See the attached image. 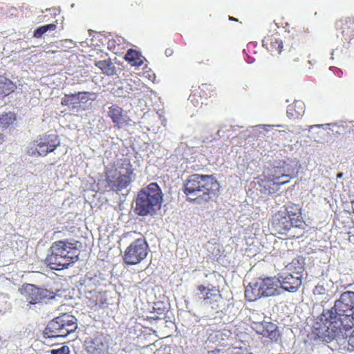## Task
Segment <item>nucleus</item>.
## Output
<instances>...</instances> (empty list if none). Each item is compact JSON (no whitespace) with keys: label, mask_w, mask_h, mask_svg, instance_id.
<instances>
[{"label":"nucleus","mask_w":354,"mask_h":354,"mask_svg":"<svg viewBox=\"0 0 354 354\" xmlns=\"http://www.w3.org/2000/svg\"><path fill=\"white\" fill-rule=\"evenodd\" d=\"M305 112L304 103L300 100H296L289 104L287 108V115L290 119L295 120L301 117Z\"/></svg>","instance_id":"nucleus-20"},{"label":"nucleus","mask_w":354,"mask_h":354,"mask_svg":"<svg viewBox=\"0 0 354 354\" xmlns=\"http://www.w3.org/2000/svg\"><path fill=\"white\" fill-rule=\"evenodd\" d=\"M212 91V86L208 84H202L198 86L197 90H195V91L199 94L201 97L205 98L210 97V94Z\"/></svg>","instance_id":"nucleus-31"},{"label":"nucleus","mask_w":354,"mask_h":354,"mask_svg":"<svg viewBox=\"0 0 354 354\" xmlns=\"http://www.w3.org/2000/svg\"><path fill=\"white\" fill-rule=\"evenodd\" d=\"M285 173L286 171L283 167L273 166L268 167L263 171V174H265V176H267L268 178H271L274 181H279V180L281 178L288 177V176Z\"/></svg>","instance_id":"nucleus-22"},{"label":"nucleus","mask_w":354,"mask_h":354,"mask_svg":"<svg viewBox=\"0 0 354 354\" xmlns=\"http://www.w3.org/2000/svg\"><path fill=\"white\" fill-rule=\"evenodd\" d=\"M230 20L237 21V19L234 18L233 17H230Z\"/></svg>","instance_id":"nucleus-43"},{"label":"nucleus","mask_w":354,"mask_h":354,"mask_svg":"<svg viewBox=\"0 0 354 354\" xmlns=\"http://www.w3.org/2000/svg\"><path fill=\"white\" fill-rule=\"evenodd\" d=\"M352 329V326L349 324H346V330H347V336L344 337L341 340H336L337 342H341L345 339H348L347 342L348 344L353 348H354V329L352 330V332H350V330Z\"/></svg>","instance_id":"nucleus-32"},{"label":"nucleus","mask_w":354,"mask_h":354,"mask_svg":"<svg viewBox=\"0 0 354 354\" xmlns=\"http://www.w3.org/2000/svg\"><path fill=\"white\" fill-rule=\"evenodd\" d=\"M26 290L28 293V303L23 308L26 310H35L32 308L33 306L36 308L37 305H41L46 299L48 298L49 292L47 290L39 288L34 285L28 284L26 286Z\"/></svg>","instance_id":"nucleus-10"},{"label":"nucleus","mask_w":354,"mask_h":354,"mask_svg":"<svg viewBox=\"0 0 354 354\" xmlns=\"http://www.w3.org/2000/svg\"><path fill=\"white\" fill-rule=\"evenodd\" d=\"M354 304L352 292L342 293L336 300L334 306L322 315L329 322L328 326L318 329L317 335L326 343L333 340H341L347 336L346 324L344 320L351 317L354 320Z\"/></svg>","instance_id":"nucleus-1"},{"label":"nucleus","mask_w":354,"mask_h":354,"mask_svg":"<svg viewBox=\"0 0 354 354\" xmlns=\"http://www.w3.org/2000/svg\"><path fill=\"white\" fill-rule=\"evenodd\" d=\"M323 289L322 286H317L315 289V292L320 293V290Z\"/></svg>","instance_id":"nucleus-41"},{"label":"nucleus","mask_w":354,"mask_h":354,"mask_svg":"<svg viewBox=\"0 0 354 354\" xmlns=\"http://www.w3.org/2000/svg\"><path fill=\"white\" fill-rule=\"evenodd\" d=\"M290 179L288 178L283 181H274L271 178L265 176L263 174V178L259 181V185L261 187V192L264 194H272L279 190L281 185L289 183Z\"/></svg>","instance_id":"nucleus-16"},{"label":"nucleus","mask_w":354,"mask_h":354,"mask_svg":"<svg viewBox=\"0 0 354 354\" xmlns=\"http://www.w3.org/2000/svg\"><path fill=\"white\" fill-rule=\"evenodd\" d=\"M220 352L219 349H214L209 352V354H217Z\"/></svg>","instance_id":"nucleus-39"},{"label":"nucleus","mask_w":354,"mask_h":354,"mask_svg":"<svg viewBox=\"0 0 354 354\" xmlns=\"http://www.w3.org/2000/svg\"><path fill=\"white\" fill-rule=\"evenodd\" d=\"M252 328L257 334L263 335V337H268L271 340H277L279 332L276 324L269 322H263L259 323H254Z\"/></svg>","instance_id":"nucleus-15"},{"label":"nucleus","mask_w":354,"mask_h":354,"mask_svg":"<svg viewBox=\"0 0 354 354\" xmlns=\"http://www.w3.org/2000/svg\"><path fill=\"white\" fill-rule=\"evenodd\" d=\"M4 141V136L2 133H0V145L2 144Z\"/></svg>","instance_id":"nucleus-40"},{"label":"nucleus","mask_w":354,"mask_h":354,"mask_svg":"<svg viewBox=\"0 0 354 354\" xmlns=\"http://www.w3.org/2000/svg\"><path fill=\"white\" fill-rule=\"evenodd\" d=\"M95 65L105 75H113L115 73V68L110 59L96 62Z\"/></svg>","instance_id":"nucleus-25"},{"label":"nucleus","mask_w":354,"mask_h":354,"mask_svg":"<svg viewBox=\"0 0 354 354\" xmlns=\"http://www.w3.org/2000/svg\"><path fill=\"white\" fill-rule=\"evenodd\" d=\"M124 59L132 66H140L144 63L145 57L140 52L129 49L125 55Z\"/></svg>","instance_id":"nucleus-23"},{"label":"nucleus","mask_w":354,"mask_h":354,"mask_svg":"<svg viewBox=\"0 0 354 354\" xmlns=\"http://www.w3.org/2000/svg\"><path fill=\"white\" fill-rule=\"evenodd\" d=\"M149 252V245L144 239L133 241L124 250L122 258L127 265H136L143 261Z\"/></svg>","instance_id":"nucleus-7"},{"label":"nucleus","mask_w":354,"mask_h":354,"mask_svg":"<svg viewBox=\"0 0 354 354\" xmlns=\"http://www.w3.org/2000/svg\"><path fill=\"white\" fill-rule=\"evenodd\" d=\"M56 28L57 25L55 24L41 26L34 30L33 37L35 38H41L44 33L48 31H53Z\"/></svg>","instance_id":"nucleus-29"},{"label":"nucleus","mask_w":354,"mask_h":354,"mask_svg":"<svg viewBox=\"0 0 354 354\" xmlns=\"http://www.w3.org/2000/svg\"><path fill=\"white\" fill-rule=\"evenodd\" d=\"M279 286L286 291L295 292L301 285V276L292 273L283 272L278 277Z\"/></svg>","instance_id":"nucleus-14"},{"label":"nucleus","mask_w":354,"mask_h":354,"mask_svg":"<svg viewBox=\"0 0 354 354\" xmlns=\"http://www.w3.org/2000/svg\"><path fill=\"white\" fill-rule=\"evenodd\" d=\"M198 289L201 293L205 292L207 290L206 287L204 286H199Z\"/></svg>","instance_id":"nucleus-37"},{"label":"nucleus","mask_w":354,"mask_h":354,"mask_svg":"<svg viewBox=\"0 0 354 354\" xmlns=\"http://www.w3.org/2000/svg\"><path fill=\"white\" fill-rule=\"evenodd\" d=\"M299 227L297 230H295L293 232L296 234L295 237H299L300 235H302V230L304 229L303 225H297Z\"/></svg>","instance_id":"nucleus-35"},{"label":"nucleus","mask_w":354,"mask_h":354,"mask_svg":"<svg viewBox=\"0 0 354 354\" xmlns=\"http://www.w3.org/2000/svg\"><path fill=\"white\" fill-rule=\"evenodd\" d=\"M283 207V209H280L274 214V220L279 221L287 218L290 221H300L301 220V207L299 205L290 203Z\"/></svg>","instance_id":"nucleus-13"},{"label":"nucleus","mask_w":354,"mask_h":354,"mask_svg":"<svg viewBox=\"0 0 354 354\" xmlns=\"http://www.w3.org/2000/svg\"><path fill=\"white\" fill-rule=\"evenodd\" d=\"M133 172L129 158L120 159L117 167L106 171V187L115 192L126 189L132 182Z\"/></svg>","instance_id":"nucleus-5"},{"label":"nucleus","mask_w":354,"mask_h":354,"mask_svg":"<svg viewBox=\"0 0 354 354\" xmlns=\"http://www.w3.org/2000/svg\"><path fill=\"white\" fill-rule=\"evenodd\" d=\"M14 88L15 85L10 80L0 75V94L8 95Z\"/></svg>","instance_id":"nucleus-28"},{"label":"nucleus","mask_w":354,"mask_h":354,"mask_svg":"<svg viewBox=\"0 0 354 354\" xmlns=\"http://www.w3.org/2000/svg\"><path fill=\"white\" fill-rule=\"evenodd\" d=\"M46 261L51 269L63 270L78 259L79 251L73 244L63 241L54 242L50 248Z\"/></svg>","instance_id":"nucleus-3"},{"label":"nucleus","mask_w":354,"mask_h":354,"mask_svg":"<svg viewBox=\"0 0 354 354\" xmlns=\"http://www.w3.org/2000/svg\"><path fill=\"white\" fill-rule=\"evenodd\" d=\"M34 145L35 149H28V153L31 156L44 157L60 145V140L56 134H44L34 141Z\"/></svg>","instance_id":"nucleus-8"},{"label":"nucleus","mask_w":354,"mask_h":354,"mask_svg":"<svg viewBox=\"0 0 354 354\" xmlns=\"http://www.w3.org/2000/svg\"><path fill=\"white\" fill-rule=\"evenodd\" d=\"M108 116L118 129L131 125V120L130 117L127 115V112L122 107L118 105H112L109 107Z\"/></svg>","instance_id":"nucleus-12"},{"label":"nucleus","mask_w":354,"mask_h":354,"mask_svg":"<svg viewBox=\"0 0 354 354\" xmlns=\"http://www.w3.org/2000/svg\"><path fill=\"white\" fill-rule=\"evenodd\" d=\"M220 185L212 175L194 174L188 176L183 184V192L192 201L199 198L208 201L212 194L216 195Z\"/></svg>","instance_id":"nucleus-2"},{"label":"nucleus","mask_w":354,"mask_h":354,"mask_svg":"<svg viewBox=\"0 0 354 354\" xmlns=\"http://www.w3.org/2000/svg\"><path fill=\"white\" fill-rule=\"evenodd\" d=\"M124 39L121 37H115L108 41V48L115 54H119L124 49Z\"/></svg>","instance_id":"nucleus-26"},{"label":"nucleus","mask_w":354,"mask_h":354,"mask_svg":"<svg viewBox=\"0 0 354 354\" xmlns=\"http://www.w3.org/2000/svg\"><path fill=\"white\" fill-rule=\"evenodd\" d=\"M108 344L102 335L95 337L90 344L87 346V351L91 354H102L108 349Z\"/></svg>","instance_id":"nucleus-17"},{"label":"nucleus","mask_w":354,"mask_h":354,"mask_svg":"<svg viewBox=\"0 0 354 354\" xmlns=\"http://www.w3.org/2000/svg\"><path fill=\"white\" fill-rule=\"evenodd\" d=\"M162 202V190L156 183L142 188L136 198V212L140 216L153 215L160 209Z\"/></svg>","instance_id":"nucleus-4"},{"label":"nucleus","mask_w":354,"mask_h":354,"mask_svg":"<svg viewBox=\"0 0 354 354\" xmlns=\"http://www.w3.org/2000/svg\"><path fill=\"white\" fill-rule=\"evenodd\" d=\"M58 317L54 318L51 320L46 328V330H48L50 333L52 337L59 338V337H66V335H64V332H66L65 329H64V326H62L60 321H58Z\"/></svg>","instance_id":"nucleus-21"},{"label":"nucleus","mask_w":354,"mask_h":354,"mask_svg":"<svg viewBox=\"0 0 354 354\" xmlns=\"http://www.w3.org/2000/svg\"><path fill=\"white\" fill-rule=\"evenodd\" d=\"M172 53H173V50L171 49H170V48L166 49L165 54L167 56H168V57L171 56L172 55Z\"/></svg>","instance_id":"nucleus-38"},{"label":"nucleus","mask_w":354,"mask_h":354,"mask_svg":"<svg viewBox=\"0 0 354 354\" xmlns=\"http://www.w3.org/2000/svg\"><path fill=\"white\" fill-rule=\"evenodd\" d=\"M209 295H212V293H210L209 290H208V292H206V297H204V299H203V303H204V305H207V304H209V301H208V300H209Z\"/></svg>","instance_id":"nucleus-36"},{"label":"nucleus","mask_w":354,"mask_h":354,"mask_svg":"<svg viewBox=\"0 0 354 354\" xmlns=\"http://www.w3.org/2000/svg\"><path fill=\"white\" fill-rule=\"evenodd\" d=\"M57 317V320L60 321L64 326V329L66 330V332H64V335L68 336L69 334L75 331L77 328V319L75 317L64 313Z\"/></svg>","instance_id":"nucleus-19"},{"label":"nucleus","mask_w":354,"mask_h":354,"mask_svg":"<svg viewBox=\"0 0 354 354\" xmlns=\"http://www.w3.org/2000/svg\"><path fill=\"white\" fill-rule=\"evenodd\" d=\"M279 281L276 277L259 279L252 288L256 297H272L281 293Z\"/></svg>","instance_id":"nucleus-9"},{"label":"nucleus","mask_w":354,"mask_h":354,"mask_svg":"<svg viewBox=\"0 0 354 354\" xmlns=\"http://www.w3.org/2000/svg\"><path fill=\"white\" fill-rule=\"evenodd\" d=\"M337 37L349 43L354 38V17H343L335 23Z\"/></svg>","instance_id":"nucleus-11"},{"label":"nucleus","mask_w":354,"mask_h":354,"mask_svg":"<svg viewBox=\"0 0 354 354\" xmlns=\"http://www.w3.org/2000/svg\"><path fill=\"white\" fill-rule=\"evenodd\" d=\"M292 224L293 223H271V227L276 233L295 237L296 234L293 231L297 230L299 226Z\"/></svg>","instance_id":"nucleus-18"},{"label":"nucleus","mask_w":354,"mask_h":354,"mask_svg":"<svg viewBox=\"0 0 354 354\" xmlns=\"http://www.w3.org/2000/svg\"><path fill=\"white\" fill-rule=\"evenodd\" d=\"M305 259L303 257H298L294 259L290 263H289L286 268L288 270L292 271L293 274L301 276L303 277V272L304 271Z\"/></svg>","instance_id":"nucleus-24"},{"label":"nucleus","mask_w":354,"mask_h":354,"mask_svg":"<svg viewBox=\"0 0 354 354\" xmlns=\"http://www.w3.org/2000/svg\"><path fill=\"white\" fill-rule=\"evenodd\" d=\"M51 354H69L70 350L68 346H62V347L57 349H53L50 351Z\"/></svg>","instance_id":"nucleus-34"},{"label":"nucleus","mask_w":354,"mask_h":354,"mask_svg":"<svg viewBox=\"0 0 354 354\" xmlns=\"http://www.w3.org/2000/svg\"><path fill=\"white\" fill-rule=\"evenodd\" d=\"M342 175H343L342 173H339V174H337V177L341 178L342 176Z\"/></svg>","instance_id":"nucleus-42"},{"label":"nucleus","mask_w":354,"mask_h":354,"mask_svg":"<svg viewBox=\"0 0 354 354\" xmlns=\"http://www.w3.org/2000/svg\"><path fill=\"white\" fill-rule=\"evenodd\" d=\"M78 104V98L76 96L75 93L73 94H65L64 97L62 99L61 104L62 106H73V108L75 107V104Z\"/></svg>","instance_id":"nucleus-30"},{"label":"nucleus","mask_w":354,"mask_h":354,"mask_svg":"<svg viewBox=\"0 0 354 354\" xmlns=\"http://www.w3.org/2000/svg\"><path fill=\"white\" fill-rule=\"evenodd\" d=\"M0 340H1V337H0Z\"/></svg>","instance_id":"nucleus-45"},{"label":"nucleus","mask_w":354,"mask_h":354,"mask_svg":"<svg viewBox=\"0 0 354 354\" xmlns=\"http://www.w3.org/2000/svg\"><path fill=\"white\" fill-rule=\"evenodd\" d=\"M77 97L78 98V104L80 102H86L88 100L89 97L93 95L92 93L88 91H80L75 93Z\"/></svg>","instance_id":"nucleus-33"},{"label":"nucleus","mask_w":354,"mask_h":354,"mask_svg":"<svg viewBox=\"0 0 354 354\" xmlns=\"http://www.w3.org/2000/svg\"><path fill=\"white\" fill-rule=\"evenodd\" d=\"M16 120L15 114L12 112L0 115V128L8 129Z\"/></svg>","instance_id":"nucleus-27"},{"label":"nucleus","mask_w":354,"mask_h":354,"mask_svg":"<svg viewBox=\"0 0 354 354\" xmlns=\"http://www.w3.org/2000/svg\"><path fill=\"white\" fill-rule=\"evenodd\" d=\"M298 59H299L298 57H296V59H295L294 60L295 61H298Z\"/></svg>","instance_id":"nucleus-44"},{"label":"nucleus","mask_w":354,"mask_h":354,"mask_svg":"<svg viewBox=\"0 0 354 354\" xmlns=\"http://www.w3.org/2000/svg\"><path fill=\"white\" fill-rule=\"evenodd\" d=\"M306 33V31L304 28H292L291 30L288 31V37H286L284 41L285 46L283 41L279 39L277 32L268 34L262 40V44L263 47L272 53L281 54L283 50L290 52L294 44L291 40H294L296 38L297 41H299L300 39L304 37Z\"/></svg>","instance_id":"nucleus-6"}]
</instances>
